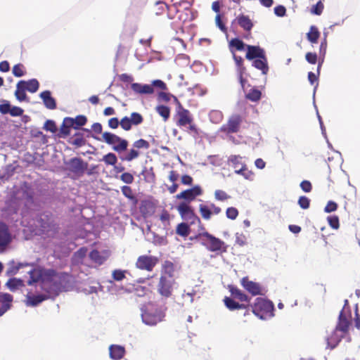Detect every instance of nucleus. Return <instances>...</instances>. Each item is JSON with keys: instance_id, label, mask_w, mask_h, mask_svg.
<instances>
[{"instance_id": "2", "label": "nucleus", "mask_w": 360, "mask_h": 360, "mask_svg": "<svg viewBox=\"0 0 360 360\" xmlns=\"http://www.w3.org/2000/svg\"><path fill=\"white\" fill-rule=\"evenodd\" d=\"M69 274L57 272L53 269H46L44 274L41 289L49 295H57L68 283Z\"/></svg>"}, {"instance_id": "5", "label": "nucleus", "mask_w": 360, "mask_h": 360, "mask_svg": "<svg viewBox=\"0 0 360 360\" xmlns=\"http://www.w3.org/2000/svg\"><path fill=\"white\" fill-rule=\"evenodd\" d=\"M150 147V145L148 141L143 139H138L132 143V146L128 152L120 155V158L122 161L131 162L141 155V150H148Z\"/></svg>"}, {"instance_id": "50", "label": "nucleus", "mask_w": 360, "mask_h": 360, "mask_svg": "<svg viewBox=\"0 0 360 360\" xmlns=\"http://www.w3.org/2000/svg\"><path fill=\"white\" fill-rule=\"evenodd\" d=\"M86 143V140L84 139L83 134L82 133H76L74 135V139L72 141V144L77 146L81 147L84 146Z\"/></svg>"}, {"instance_id": "16", "label": "nucleus", "mask_w": 360, "mask_h": 360, "mask_svg": "<svg viewBox=\"0 0 360 360\" xmlns=\"http://www.w3.org/2000/svg\"><path fill=\"white\" fill-rule=\"evenodd\" d=\"M221 212V207L217 206L214 203H211L209 206L200 204L199 205V212L202 218L206 221L211 219L212 214H219Z\"/></svg>"}, {"instance_id": "33", "label": "nucleus", "mask_w": 360, "mask_h": 360, "mask_svg": "<svg viewBox=\"0 0 360 360\" xmlns=\"http://www.w3.org/2000/svg\"><path fill=\"white\" fill-rule=\"evenodd\" d=\"M49 295H27L26 297V304L27 306L35 307L41 303L43 301L49 297Z\"/></svg>"}, {"instance_id": "57", "label": "nucleus", "mask_w": 360, "mask_h": 360, "mask_svg": "<svg viewBox=\"0 0 360 360\" xmlns=\"http://www.w3.org/2000/svg\"><path fill=\"white\" fill-rule=\"evenodd\" d=\"M298 205L304 210L308 209L310 205V200L306 196H300L298 199Z\"/></svg>"}, {"instance_id": "1", "label": "nucleus", "mask_w": 360, "mask_h": 360, "mask_svg": "<svg viewBox=\"0 0 360 360\" xmlns=\"http://www.w3.org/2000/svg\"><path fill=\"white\" fill-rule=\"evenodd\" d=\"M224 303L230 311L245 309V315L249 314L251 311L261 319H266L274 316V307L273 302L262 297H257L253 304H243L234 301L229 297H225Z\"/></svg>"}, {"instance_id": "42", "label": "nucleus", "mask_w": 360, "mask_h": 360, "mask_svg": "<svg viewBox=\"0 0 360 360\" xmlns=\"http://www.w3.org/2000/svg\"><path fill=\"white\" fill-rule=\"evenodd\" d=\"M23 83L22 86H24L25 89L31 93L36 92L39 87V82L36 79H32L28 81L23 80Z\"/></svg>"}, {"instance_id": "9", "label": "nucleus", "mask_w": 360, "mask_h": 360, "mask_svg": "<svg viewBox=\"0 0 360 360\" xmlns=\"http://www.w3.org/2000/svg\"><path fill=\"white\" fill-rule=\"evenodd\" d=\"M165 316L162 310L157 309L153 304H150L142 314V319L146 324L154 326L162 321Z\"/></svg>"}, {"instance_id": "60", "label": "nucleus", "mask_w": 360, "mask_h": 360, "mask_svg": "<svg viewBox=\"0 0 360 360\" xmlns=\"http://www.w3.org/2000/svg\"><path fill=\"white\" fill-rule=\"evenodd\" d=\"M306 60L310 64H316L318 60V56L316 53L307 52L305 55Z\"/></svg>"}, {"instance_id": "35", "label": "nucleus", "mask_w": 360, "mask_h": 360, "mask_svg": "<svg viewBox=\"0 0 360 360\" xmlns=\"http://www.w3.org/2000/svg\"><path fill=\"white\" fill-rule=\"evenodd\" d=\"M247 45L238 38H233L229 42V49L233 55L235 53V51H243L245 48L246 49Z\"/></svg>"}, {"instance_id": "51", "label": "nucleus", "mask_w": 360, "mask_h": 360, "mask_svg": "<svg viewBox=\"0 0 360 360\" xmlns=\"http://www.w3.org/2000/svg\"><path fill=\"white\" fill-rule=\"evenodd\" d=\"M163 270L165 274L169 275V278H172L174 271V264L170 261H165L163 264Z\"/></svg>"}, {"instance_id": "30", "label": "nucleus", "mask_w": 360, "mask_h": 360, "mask_svg": "<svg viewBox=\"0 0 360 360\" xmlns=\"http://www.w3.org/2000/svg\"><path fill=\"white\" fill-rule=\"evenodd\" d=\"M131 88L134 92L140 94H151L154 92L153 86L150 84L132 83Z\"/></svg>"}, {"instance_id": "52", "label": "nucleus", "mask_w": 360, "mask_h": 360, "mask_svg": "<svg viewBox=\"0 0 360 360\" xmlns=\"http://www.w3.org/2000/svg\"><path fill=\"white\" fill-rule=\"evenodd\" d=\"M226 216L228 219L234 220L238 216V210L233 207H228L226 210Z\"/></svg>"}, {"instance_id": "37", "label": "nucleus", "mask_w": 360, "mask_h": 360, "mask_svg": "<svg viewBox=\"0 0 360 360\" xmlns=\"http://www.w3.org/2000/svg\"><path fill=\"white\" fill-rule=\"evenodd\" d=\"M320 34L321 33L317 27L311 25L309 28V32L307 33V38L311 44H316L319 38L320 37Z\"/></svg>"}, {"instance_id": "59", "label": "nucleus", "mask_w": 360, "mask_h": 360, "mask_svg": "<svg viewBox=\"0 0 360 360\" xmlns=\"http://www.w3.org/2000/svg\"><path fill=\"white\" fill-rule=\"evenodd\" d=\"M120 179L127 184H132L134 180V176L129 173V172H124L121 176H120Z\"/></svg>"}, {"instance_id": "26", "label": "nucleus", "mask_w": 360, "mask_h": 360, "mask_svg": "<svg viewBox=\"0 0 360 360\" xmlns=\"http://www.w3.org/2000/svg\"><path fill=\"white\" fill-rule=\"evenodd\" d=\"M252 65L254 68L260 70L262 75H266L268 74L269 68L266 54L264 55L262 58H258L253 60Z\"/></svg>"}, {"instance_id": "45", "label": "nucleus", "mask_w": 360, "mask_h": 360, "mask_svg": "<svg viewBox=\"0 0 360 360\" xmlns=\"http://www.w3.org/2000/svg\"><path fill=\"white\" fill-rule=\"evenodd\" d=\"M233 58L237 68V72H246V68L244 65L243 58L233 53Z\"/></svg>"}, {"instance_id": "46", "label": "nucleus", "mask_w": 360, "mask_h": 360, "mask_svg": "<svg viewBox=\"0 0 360 360\" xmlns=\"http://www.w3.org/2000/svg\"><path fill=\"white\" fill-rule=\"evenodd\" d=\"M103 160L107 165L115 166L117 162V158L115 154L112 153H108L103 156Z\"/></svg>"}, {"instance_id": "13", "label": "nucleus", "mask_w": 360, "mask_h": 360, "mask_svg": "<svg viewBox=\"0 0 360 360\" xmlns=\"http://www.w3.org/2000/svg\"><path fill=\"white\" fill-rule=\"evenodd\" d=\"M143 122V116L136 112L131 113L130 116H124L121 119L120 127L124 131H129L132 126H137Z\"/></svg>"}, {"instance_id": "36", "label": "nucleus", "mask_w": 360, "mask_h": 360, "mask_svg": "<svg viewBox=\"0 0 360 360\" xmlns=\"http://www.w3.org/2000/svg\"><path fill=\"white\" fill-rule=\"evenodd\" d=\"M327 46V39L326 37H325L324 39L321 41L319 47V65L317 67L318 75L320 73L321 67L324 61V58L326 54Z\"/></svg>"}, {"instance_id": "17", "label": "nucleus", "mask_w": 360, "mask_h": 360, "mask_svg": "<svg viewBox=\"0 0 360 360\" xmlns=\"http://www.w3.org/2000/svg\"><path fill=\"white\" fill-rule=\"evenodd\" d=\"M46 269L41 267H32L27 274L30 275V278L27 281L28 285H32L33 284L40 281L41 286L42 285V281L44 278V274Z\"/></svg>"}, {"instance_id": "32", "label": "nucleus", "mask_w": 360, "mask_h": 360, "mask_svg": "<svg viewBox=\"0 0 360 360\" xmlns=\"http://www.w3.org/2000/svg\"><path fill=\"white\" fill-rule=\"evenodd\" d=\"M44 104L48 109L54 110L56 108V100L51 96L49 91H44L40 94Z\"/></svg>"}, {"instance_id": "6", "label": "nucleus", "mask_w": 360, "mask_h": 360, "mask_svg": "<svg viewBox=\"0 0 360 360\" xmlns=\"http://www.w3.org/2000/svg\"><path fill=\"white\" fill-rule=\"evenodd\" d=\"M104 141L108 145L112 146V149L118 153H121L127 149L128 141L117 135L105 131L102 135Z\"/></svg>"}, {"instance_id": "28", "label": "nucleus", "mask_w": 360, "mask_h": 360, "mask_svg": "<svg viewBox=\"0 0 360 360\" xmlns=\"http://www.w3.org/2000/svg\"><path fill=\"white\" fill-rule=\"evenodd\" d=\"M7 265L6 274L8 276L16 274L22 268L32 266V265L28 263L16 262L13 260L9 262Z\"/></svg>"}, {"instance_id": "10", "label": "nucleus", "mask_w": 360, "mask_h": 360, "mask_svg": "<svg viewBox=\"0 0 360 360\" xmlns=\"http://www.w3.org/2000/svg\"><path fill=\"white\" fill-rule=\"evenodd\" d=\"M174 101L176 105V117L177 120L176 124L179 127H183L186 126L187 124L193 122V118L191 112L183 107L176 96L174 97Z\"/></svg>"}, {"instance_id": "62", "label": "nucleus", "mask_w": 360, "mask_h": 360, "mask_svg": "<svg viewBox=\"0 0 360 360\" xmlns=\"http://www.w3.org/2000/svg\"><path fill=\"white\" fill-rule=\"evenodd\" d=\"M338 209V204L334 201H328L324 208L325 212L330 213Z\"/></svg>"}, {"instance_id": "31", "label": "nucleus", "mask_w": 360, "mask_h": 360, "mask_svg": "<svg viewBox=\"0 0 360 360\" xmlns=\"http://www.w3.org/2000/svg\"><path fill=\"white\" fill-rule=\"evenodd\" d=\"M236 20L240 27L247 32H250L253 27V22L248 15L240 14Z\"/></svg>"}, {"instance_id": "63", "label": "nucleus", "mask_w": 360, "mask_h": 360, "mask_svg": "<svg viewBox=\"0 0 360 360\" xmlns=\"http://www.w3.org/2000/svg\"><path fill=\"white\" fill-rule=\"evenodd\" d=\"M300 188L304 192L309 193L312 190V185L308 180H304L300 183Z\"/></svg>"}, {"instance_id": "8", "label": "nucleus", "mask_w": 360, "mask_h": 360, "mask_svg": "<svg viewBox=\"0 0 360 360\" xmlns=\"http://www.w3.org/2000/svg\"><path fill=\"white\" fill-rule=\"evenodd\" d=\"M176 210L184 221H186L190 225L195 224L196 223H200V219L195 213L194 210L189 204L186 202H180Z\"/></svg>"}, {"instance_id": "29", "label": "nucleus", "mask_w": 360, "mask_h": 360, "mask_svg": "<svg viewBox=\"0 0 360 360\" xmlns=\"http://www.w3.org/2000/svg\"><path fill=\"white\" fill-rule=\"evenodd\" d=\"M345 336V335L335 328L331 335L327 338L328 346L331 349L335 348Z\"/></svg>"}, {"instance_id": "22", "label": "nucleus", "mask_w": 360, "mask_h": 360, "mask_svg": "<svg viewBox=\"0 0 360 360\" xmlns=\"http://www.w3.org/2000/svg\"><path fill=\"white\" fill-rule=\"evenodd\" d=\"M350 321L344 314L343 309L341 310L338 317V321L335 326L337 330L345 335L348 333L350 326Z\"/></svg>"}, {"instance_id": "20", "label": "nucleus", "mask_w": 360, "mask_h": 360, "mask_svg": "<svg viewBox=\"0 0 360 360\" xmlns=\"http://www.w3.org/2000/svg\"><path fill=\"white\" fill-rule=\"evenodd\" d=\"M229 292L232 297L230 298L233 299L234 301H236L235 300H238L241 303L250 304L251 298L237 287L230 285Z\"/></svg>"}, {"instance_id": "56", "label": "nucleus", "mask_w": 360, "mask_h": 360, "mask_svg": "<svg viewBox=\"0 0 360 360\" xmlns=\"http://www.w3.org/2000/svg\"><path fill=\"white\" fill-rule=\"evenodd\" d=\"M112 276L117 281H122L125 278V271L115 269L112 271Z\"/></svg>"}, {"instance_id": "38", "label": "nucleus", "mask_w": 360, "mask_h": 360, "mask_svg": "<svg viewBox=\"0 0 360 360\" xmlns=\"http://www.w3.org/2000/svg\"><path fill=\"white\" fill-rule=\"evenodd\" d=\"M262 98V91L257 87H252L245 94V98L252 102H258Z\"/></svg>"}, {"instance_id": "41", "label": "nucleus", "mask_w": 360, "mask_h": 360, "mask_svg": "<svg viewBox=\"0 0 360 360\" xmlns=\"http://www.w3.org/2000/svg\"><path fill=\"white\" fill-rule=\"evenodd\" d=\"M23 80H20L18 82L16 85V90L15 91V96L16 98L20 101H23L27 99V95L25 94V89L24 86H22L23 84Z\"/></svg>"}, {"instance_id": "4", "label": "nucleus", "mask_w": 360, "mask_h": 360, "mask_svg": "<svg viewBox=\"0 0 360 360\" xmlns=\"http://www.w3.org/2000/svg\"><path fill=\"white\" fill-rule=\"evenodd\" d=\"M228 165L232 167L237 174L243 176L245 179L252 180L254 173L248 170L243 158L239 155H231L227 160Z\"/></svg>"}, {"instance_id": "34", "label": "nucleus", "mask_w": 360, "mask_h": 360, "mask_svg": "<svg viewBox=\"0 0 360 360\" xmlns=\"http://www.w3.org/2000/svg\"><path fill=\"white\" fill-rule=\"evenodd\" d=\"M110 356L115 360H119L123 358L125 354V349L120 345H113L109 348Z\"/></svg>"}, {"instance_id": "61", "label": "nucleus", "mask_w": 360, "mask_h": 360, "mask_svg": "<svg viewBox=\"0 0 360 360\" xmlns=\"http://www.w3.org/2000/svg\"><path fill=\"white\" fill-rule=\"evenodd\" d=\"M24 110L18 106H13L10 108L9 114L13 117L21 116L23 114Z\"/></svg>"}, {"instance_id": "53", "label": "nucleus", "mask_w": 360, "mask_h": 360, "mask_svg": "<svg viewBox=\"0 0 360 360\" xmlns=\"http://www.w3.org/2000/svg\"><path fill=\"white\" fill-rule=\"evenodd\" d=\"M44 129L52 133H55L57 131L55 122L51 120H48L45 122Z\"/></svg>"}, {"instance_id": "18", "label": "nucleus", "mask_w": 360, "mask_h": 360, "mask_svg": "<svg viewBox=\"0 0 360 360\" xmlns=\"http://www.w3.org/2000/svg\"><path fill=\"white\" fill-rule=\"evenodd\" d=\"M110 252L108 250L99 252L97 250H91L89 254L90 259L98 266L102 265L109 257Z\"/></svg>"}, {"instance_id": "23", "label": "nucleus", "mask_w": 360, "mask_h": 360, "mask_svg": "<svg viewBox=\"0 0 360 360\" xmlns=\"http://www.w3.org/2000/svg\"><path fill=\"white\" fill-rule=\"evenodd\" d=\"M39 223L41 231L43 233H54L58 230V226L56 224H55L52 220H50L47 217H46V219L41 218Z\"/></svg>"}, {"instance_id": "54", "label": "nucleus", "mask_w": 360, "mask_h": 360, "mask_svg": "<svg viewBox=\"0 0 360 360\" xmlns=\"http://www.w3.org/2000/svg\"><path fill=\"white\" fill-rule=\"evenodd\" d=\"M122 194L127 198L133 200L135 198L134 192L130 186H123L121 188Z\"/></svg>"}, {"instance_id": "12", "label": "nucleus", "mask_w": 360, "mask_h": 360, "mask_svg": "<svg viewBox=\"0 0 360 360\" xmlns=\"http://www.w3.org/2000/svg\"><path fill=\"white\" fill-rule=\"evenodd\" d=\"M203 193V190L200 185H195L191 188L186 189L178 193L176 198L178 200H184L188 204Z\"/></svg>"}, {"instance_id": "14", "label": "nucleus", "mask_w": 360, "mask_h": 360, "mask_svg": "<svg viewBox=\"0 0 360 360\" xmlns=\"http://www.w3.org/2000/svg\"><path fill=\"white\" fill-rule=\"evenodd\" d=\"M158 262V259L154 256L141 255L139 256L136 262V268L147 271H153Z\"/></svg>"}, {"instance_id": "11", "label": "nucleus", "mask_w": 360, "mask_h": 360, "mask_svg": "<svg viewBox=\"0 0 360 360\" xmlns=\"http://www.w3.org/2000/svg\"><path fill=\"white\" fill-rule=\"evenodd\" d=\"M174 283V279L168 278L165 276H161L157 286L158 293L165 298L171 297L172 295Z\"/></svg>"}, {"instance_id": "15", "label": "nucleus", "mask_w": 360, "mask_h": 360, "mask_svg": "<svg viewBox=\"0 0 360 360\" xmlns=\"http://www.w3.org/2000/svg\"><path fill=\"white\" fill-rule=\"evenodd\" d=\"M240 284L252 296L265 294L264 288L259 283L250 281L248 276L243 277L240 280Z\"/></svg>"}, {"instance_id": "48", "label": "nucleus", "mask_w": 360, "mask_h": 360, "mask_svg": "<svg viewBox=\"0 0 360 360\" xmlns=\"http://www.w3.org/2000/svg\"><path fill=\"white\" fill-rule=\"evenodd\" d=\"M214 198L218 201H226L231 198V196L223 190H216L214 193Z\"/></svg>"}, {"instance_id": "39", "label": "nucleus", "mask_w": 360, "mask_h": 360, "mask_svg": "<svg viewBox=\"0 0 360 360\" xmlns=\"http://www.w3.org/2000/svg\"><path fill=\"white\" fill-rule=\"evenodd\" d=\"M6 285L11 291H15L16 290L25 286L24 281L22 279L16 278H10Z\"/></svg>"}, {"instance_id": "44", "label": "nucleus", "mask_w": 360, "mask_h": 360, "mask_svg": "<svg viewBox=\"0 0 360 360\" xmlns=\"http://www.w3.org/2000/svg\"><path fill=\"white\" fill-rule=\"evenodd\" d=\"M12 72L16 77H20L26 74L25 68L23 64L18 63L13 67Z\"/></svg>"}, {"instance_id": "47", "label": "nucleus", "mask_w": 360, "mask_h": 360, "mask_svg": "<svg viewBox=\"0 0 360 360\" xmlns=\"http://www.w3.org/2000/svg\"><path fill=\"white\" fill-rule=\"evenodd\" d=\"M86 122L87 118L86 116L77 115L75 119H73L74 129H78L79 127L85 125Z\"/></svg>"}, {"instance_id": "27", "label": "nucleus", "mask_w": 360, "mask_h": 360, "mask_svg": "<svg viewBox=\"0 0 360 360\" xmlns=\"http://www.w3.org/2000/svg\"><path fill=\"white\" fill-rule=\"evenodd\" d=\"M71 128H74L73 118L65 117L60 128L59 137L65 138L70 134Z\"/></svg>"}, {"instance_id": "64", "label": "nucleus", "mask_w": 360, "mask_h": 360, "mask_svg": "<svg viewBox=\"0 0 360 360\" xmlns=\"http://www.w3.org/2000/svg\"><path fill=\"white\" fill-rule=\"evenodd\" d=\"M274 13L278 17H283L286 14V9L282 5L277 6L274 8Z\"/></svg>"}, {"instance_id": "25", "label": "nucleus", "mask_w": 360, "mask_h": 360, "mask_svg": "<svg viewBox=\"0 0 360 360\" xmlns=\"http://www.w3.org/2000/svg\"><path fill=\"white\" fill-rule=\"evenodd\" d=\"M11 238L7 226L0 224V250H4L11 242Z\"/></svg>"}, {"instance_id": "19", "label": "nucleus", "mask_w": 360, "mask_h": 360, "mask_svg": "<svg viewBox=\"0 0 360 360\" xmlns=\"http://www.w3.org/2000/svg\"><path fill=\"white\" fill-rule=\"evenodd\" d=\"M245 58L249 60H253L258 58H262L265 55V51L259 46L247 45Z\"/></svg>"}, {"instance_id": "43", "label": "nucleus", "mask_w": 360, "mask_h": 360, "mask_svg": "<svg viewBox=\"0 0 360 360\" xmlns=\"http://www.w3.org/2000/svg\"><path fill=\"white\" fill-rule=\"evenodd\" d=\"M156 112L163 118L164 121H167L170 116L169 108L164 105H158Z\"/></svg>"}, {"instance_id": "55", "label": "nucleus", "mask_w": 360, "mask_h": 360, "mask_svg": "<svg viewBox=\"0 0 360 360\" xmlns=\"http://www.w3.org/2000/svg\"><path fill=\"white\" fill-rule=\"evenodd\" d=\"M323 4L321 2V1H319L316 3V5L313 6L311 12L313 14L320 15L323 12Z\"/></svg>"}, {"instance_id": "49", "label": "nucleus", "mask_w": 360, "mask_h": 360, "mask_svg": "<svg viewBox=\"0 0 360 360\" xmlns=\"http://www.w3.org/2000/svg\"><path fill=\"white\" fill-rule=\"evenodd\" d=\"M160 4L161 5L162 8L165 7L168 10V16L171 19L175 18V16L173 15L174 13H179V10L176 4L172 5L171 6H168L166 4L163 2L160 3Z\"/></svg>"}, {"instance_id": "24", "label": "nucleus", "mask_w": 360, "mask_h": 360, "mask_svg": "<svg viewBox=\"0 0 360 360\" xmlns=\"http://www.w3.org/2000/svg\"><path fill=\"white\" fill-rule=\"evenodd\" d=\"M13 296L6 292H0V316L11 307Z\"/></svg>"}, {"instance_id": "3", "label": "nucleus", "mask_w": 360, "mask_h": 360, "mask_svg": "<svg viewBox=\"0 0 360 360\" xmlns=\"http://www.w3.org/2000/svg\"><path fill=\"white\" fill-rule=\"evenodd\" d=\"M196 238L210 252L221 254L227 251V245L225 243L207 231L198 233Z\"/></svg>"}, {"instance_id": "7", "label": "nucleus", "mask_w": 360, "mask_h": 360, "mask_svg": "<svg viewBox=\"0 0 360 360\" xmlns=\"http://www.w3.org/2000/svg\"><path fill=\"white\" fill-rule=\"evenodd\" d=\"M242 122V116L238 114H233L228 118L226 123L221 126L219 131L226 135L236 134L240 131Z\"/></svg>"}, {"instance_id": "58", "label": "nucleus", "mask_w": 360, "mask_h": 360, "mask_svg": "<svg viewBox=\"0 0 360 360\" xmlns=\"http://www.w3.org/2000/svg\"><path fill=\"white\" fill-rule=\"evenodd\" d=\"M329 225L334 229L340 226L339 218L338 216H330L327 218Z\"/></svg>"}, {"instance_id": "40", "label": "nucleus", "mask_w": 360, "mask_h": 360, "mask_svg": "<svg viewBox=\"0 0 360 360\" xmlns=\"http://www.w3.org/2000/svg\"><path fill=\"white\" fill-rule=\"evenodd\" d=\"M191 232V229L188 223L181 222L179 224L176 229V233L177 235L182 237H187Z\"/></svg>"}, {"instance_id": "21", "label": "nucleus", "mask_w": 360, "mask_h": 360, "mask_svg": "<svg viewBox=\"0 0 360 360\" xmlns=\"http://www.w3.org/2000/svg\"><path fill=\"white\" fill-rule=\"evenodd\" d=\"M70 169L74 173L83 174L87 169V163L84 162L81 158H74L70 160Z\"/></svg>"}]
</instances>
